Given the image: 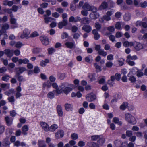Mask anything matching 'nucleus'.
I'll return each instance as SVG.
<instances>
[{
  "mask_svg": "<svg viewBox=\"0 0 147 147\" xmlns=\"http://www.w3.org/2000/svg\"><path fill=\"white\" fill-rule=\"evenodd\" d=\"M89 20L88 19L86 18H83L81 21V23L84 24H89Z\"/></svg>",
  "mask_w": 147,
  "mask_h": 147,
  "instance_id": "de8ad7c7",
  "label": "nucleus"
},
{
  "mask_svg": "<svg viewBox=\"0 0 147 147\" xmlns=\"http://www.w3.org/2000/svg\"><path fill=\"white\" fill-rule=\"evenodd\" d=\"M114 144L115 147H120L122 145L121 142L119 140H117L114 142Z\"/></svg>",
  "mask_w": 147,
  "mask_h": 147,
  "instance_id": "a18cd8bd",
  "label": "nucleus"
},
{
  "mask_svg": "<svg viewBox=\"0 0 147 147\" xmlns=\"http://www.w3.org/2000/svg\"><path fill=\"white\" fill-rule=\"evenodd\" d=\"M92 34L94 35V39L95 40H98L100 37V35L98 32L97 30L93 29L92 31Z\"/></svg>",
  "mask_w": 147,
  "mask_h": 147,
  "instance_id": "dca6fc26",
  "label": "nucleus"
},
{
  "mask_svg": "<svg viewBox=\"0 0 147 147\" xmlns=\"http://www.w3.org/2000/svg\"><path fill=\"white\" fill-rule=\"evenodd\" d=\"M140 6L142 8H145L147 7V2L146 1L141 2Z\"/></svg>",
  "mask_w": 147,
  "mask_h": 147,
  "instance_id": "4d7b16f0",
  "label": "nucleus"
},
{
  "mask_svg": "<svg viewBox=\"0 0 147 147\" xmlns=\"http://www.w3.org/2000/svg\"><path fill=\"white\" fill-rule=\"evenodd\" d=\"M117 61L119 66H122L124 64V60L123 58H120Z\"/></svg>",
  "mask_w": 147,
  "mask_h": 147,
  "instance_id": "5fc2aeb1",
  "label": "nucleus"
},
{
  "mask_svg": "<svg viewBox=\"0 0 147 147\" xmlns=\"http://www.w3.org/2000/svg\"><path fill=\"white\" fill-rule=\"evenodd\" d=\"M67 24V21L65 20H64L58 23V27L59 29H61L63 26H65Z\"/></svg>",
  "mask_w": 147,
  "mask_h": 147,
  "instance_id": "412c9836",
  "label": "nucleus"
},
{
  "mask_svg": "<svg viewBox=\"0 0 147 147\" xmlns=\"http://www.w3.org/2000/svg\"><path fill=\"white\" fill-rule=\"evenodd\" d=\"M88 77L91 81H93L96 80L95 74H89L88 75Z\"/></svg>",
  "mask_w": 147,
  "mask_h": 147,
  "instance_id": "e433bc0d",
  "label": "nucleus"
},
{
  "mask_svg": "<svg viewBox=\"0 0 147 147\" xmlns=\"http://www.w3.org/2000/svg\"><path fill=\"white\" fill-rule=\"evenodd\" d=\"M142 0H134V4L136 6L139 7Z\"/></svg>",
  "mask_w": 147,
  "mask_h": 147,
  "instance_id": "3c124183",
  "label": "nucleus"
},
{
  "mask_svg": "<svg viewBox=\"0 0 147 147\" xmlns=\"http://www.w3.org/2000/svg\"><path fill=\"white\" fill-rule=\"evenodd\" d=\"M98 53L99 54L104 57L106 56L107 54L106 52L104 50L102 49L100 50Z\"/></svg>",
  "mask_w": 147,
  "mask_h": 147,
  "instance_id": "603ef678",
  "label": "nucleus"
},
{
  "mask_svg": "<svg viewBox=\"0 0 147 147\" xmlns=\"http://www.w3.org/2000/svg\"><path fill=\"white\" fill-rule=\"evenodd\" d=\"M9 76L8 75L3 76L2 78V80L5 81H7L9 79Z\"/></svg>",
  "mask_w": 147,
  "mask_h": 147,
  "instance_id": "69168bd1",
  "label": "nucleus"
},
{
  "mask_svg": "<svg viewBox=\"0 0 147 147\" xmlns=\"http://www.w3.org/2000/svg\"><path fill=\"white\" fill-rule=\"evenodd\" d=\"M30 30L28 28H25L23 31V33L20 35V34H18V36H20V38L22 39L26 38L28 39L30 37L29 36L30 33Z\"/></svg>",
  "mask_w": 147,
  "mask_h": 147,
  "instance_id": "7ed1b4c3",
  "label": "nucleus"
},
{
  "mask_svg": "<svg viewBox=\"0 0 147 147\" xmlns=\"http://www.w3.org/2000/svg\"><path fill=\"white\" fill-rule=\"evenodd\" d=\"M124 19L125 21H128L130 19V15L129 14H125L124 16Z\"/></svg>",
  "mask_w": 147,
  "mask_h": 147,
  "instance_id": "13d9d810",
  "label": "nucleus"
},
{
  "mask_svg": "<svg viewBox=\"0 0 147 147\" xmlns=\"http://www.w3.org/2000/svg\"><path fill=\"white\" fill-rule=\"evenodd\" d=\"M49 61L48 59H46L44 61H41L40 65L42 67L45 66L47 64L49 63Z\"/></svg>",
  "mask_w": 147,
  "mask_h": 147,
  "instance_id": "49530a36",
  "label": "nucleus"
},
{
  "mask_svg": "<svg viewBox=\"0 0 147 147\" xmlns=\"http://www.w3.org/2000/svg\"><path fill=\"white\" fill-rule=\"evenodd\" d=\"M57 111L59 116L62 117L63 116V112L61 107L59 105L57 107Z\"/></svg>",
  "mask_w": 147,
  "mask_h": 147,
  "instance_id": "393cba45",
  "label": "nucleus"
},
{
  "mask_svg": "<svg viewBox=\"0 0 147 147\" xmlns=\"http://www.w3.org/2000/svg\"><path fill=\"white\" fill-rule=\"evenodd\" d=\"M5 120L8 125L9 126L12 124L13 119L11 118H10L9 117H6Z\"/></svg>",
  "mask_w": 147,
  "mask_h": 147,
  "instance_id": "f704fd0d",
  "label": "nucleus"
},
{
  "mask_svg": "<svg viewBox=\"0 0 147 147\" xmlns=\"http://www.w3.org/2000/svg\"><path fill=\"white\" fill-rule=\"evenodd\" d=\"M108 6L107 3L105 1H103L99 6L98 9L100 10L105 9L107 8Z\"/></svg>",
  "mask_w": 147,
  "mask_h": 147,
  "instance_id": "a211bd4d",
  "label": "nucleus"
},
{
  "mask_svg": "<svg viewBox=\"0 0 147 147\" xmlns=\"http://www.w3.org/2000/svg\"><path fill=\"white\" fill-rule=\"evenodd\" d=\"M57 89L54 90L53 91L49 92L47 94V97L48 98L50 99H52L54 98V94L56 93V94H58L57 92Z\"/></svg>",
  "mask_w": 147,
  "mask_h": 147,
  "instance_id": "f3484780",
  "label": "nucleus"
},
{
  "mask_svg": "<svg viewBox=\"0 0 147 147\" xmlns=\"http://www.w3.org/2000/svg\"><path fill=\"white\" fill-rule=\"evenodd\" d=\"M13 50H10L9 49H7L4 50V53L9 57H11L13 56Z\"/></svg>",
  "mask_w": 147,
  "mask_h": 147,
  "instance_id": "2eb2a0df",
  "label": "nucleus"
},
{
  "mask_svg": "<svg viewBox=\"0 0 147 147\" xmlns=\"http://www.w3.org/2000/svg\"><path fill=\"white\" fill-rule=\"evenodd\" d=\"M95 28L98 30H99L101 29V27L100 24L98 22H96L95 23Z\"/></svg>",
  "mask_w": 147,
  "mask_h": 147,
  "instance_id": "e2e57ef3",
  "label": "nucleus"
},
{
  "mask_svg": "<svg viewBox=\"0 0 147 147\" xmlns=\"http://www.w3.org/2000/svg\"><path fill=\"white\" fill-rule=\"evenodd\" d=\"M88 11L86 10H82L81 11V13L84 16H87L88 14Z\"/></svg>",
  "mask_w": 147,
  "mask_h": 147,
  "instance_id": "338daca9",
  "label": "nucleus"
},
{
  "mask_svg": "<svg viewBox=\"0 0 147 147\" xmlns=\"http://www.w3.org/2000/svg\"><path fill=\"white\" fill-rule=\"evenodd\" d=\"M102 135H94L91 136V139L92 140L96 141L98 140H99L100 137H101Z\"/></svg>",
  "mask_w": 147,
  "mask_h": 147,
  "instance_id": "79ce46f5",
  "label": "nucleus"
},
{
  "mask_svg": "<svg viewBox=\"0 0 147 147\" xmlns=\"http://www.w3.org/2000/svg\"><path fill=\"white\" fill-rule=\"evenodd\" d=\"M125 119L128 123L134 125L136 123L135 118L131 114L126 113L125 115Z\"/></svg>",
  "mask_w": 147,
  "mask_h": 147,
  "instance_id": "f03ea898",
  "label": "nucleus"
},
{
  "mask_svg": "<svg viewBox=\"0 0 147 147\" xmlns=\"http://www.w3.org/2000/svg\"><path fill=\"white\" fill-rule=\"evenodd\" d=\"M66 46L68 48L71 49L74 47L75 46V43L74 42H67L65 44Z\"/></svg>",
  "mask_w": 147,
  "mask_h": 147,
  "instance_id": "bb28decb",
  "label": "nucleus"
},
{
  "mask_svg": "<svg viewBox=\"0 0 147 147\" xmlns=\"http://www.w3.org/2000/svg\"><path fill=\"white\" fill-rule=\"evenodd\" d=\"M39 36V34L37 32L35 31L32 32L30 35V37L34 38L38 36Z\"/></svg>",
  "mask_w": 147,
  "mask_h": 147,
  "instance_id": "8fccbe9b",
  "label": "nucleus"
},
{
  "mask_svg": "<svg viewBox=\"0 0 147 147\" xmlns=\"http://www.w3.org/2000/svg\"><path fill=\"white\" fill-rule=\"evenodd\" d=\"M40 39L42 43L44 45H49V42L48 37L45 36H42L40 37Z\"/></svg>",
  "mask_w": 147,
  "mask_h": 147,
  "instance_id": "0eeeda50",
  "label": "nucleus"
},
{
  "mask_svg": "<svg viewBox=\"0 0 147 147\" xmlns=\"http://www.w3.org/2000/svg\"><path fill=\"white\" fill-rule=\"evenodd\" d=\"M92 11L90 15V17L91 19H96L98 18L99 16L98 13L97 12V9L96 8V10L95 11Z\"/></svg>",
  "mask_w": 147,
  "mask_h": 147,
  "instance_id": "6e6552de",
  "label": "nucleus"
},
{
  "mask_svg": "<svg viewBox=\"0 0 147 147\" xmlns=\"http://www.w3.org/2000/svg\"><path fill=\"white\" fill-rule=\"evenodd\" d=\"M113 65V63L112 61H109L105 63V66L107 68H111Z\"/></svg>",
  "mask_w": 147,
  "mask_h": 147,
  "instance_id": "052dcab7",
  "label": "nucleus"
},
{
  "mask_svg": "<svg viewBox=\"0 0 147 147\" xmlns=\"http://www.w3.org/2000/svg\"><path fill=\"white\" fill-rule=\"evenodd\" d=\"M42 129L46 131H48L49 130V125L46 122H41L40 123Z\"/></svg>",
  "mask_w": 147,
  "mask_h": 147,
  "instance_id": "f8f14e48",
  "label": "nucleus"
},
{
  "mask_svg": "<svg viewBox=\"0 0 147 147\" xmlns=\"http://www.w3.org/2000/svg\"><path fill=\"white\" fill-rule=\"evenodd\" d=\"M87 145L89 147H99V146L96 143L90 142L87 143Z\"/></svg>",
  "mask_w": 147,
  "mask_h": 147,
  "instance_id": "cd10ccee",
  "label": "nucleus"
},
{
  "mask_svg": "<svg viewBox=\"0 0 147 147\" xmlns=\"http://www.w3.org/2000/svg\"><path fill=\"white\" fill-rule=\"evenodd\" d=\"M136 74L138 77H141L143 75V73L142 71L141 70H139L138 69Z\"/></svg>",
  "mask_w": 147,
  "mask_h": 147,
  "instance_id": "bf43d9fd",
  "label": "nucleus"
},
{
  "mask_svg": "<svg viewBox=\"0 0 147 147\" xmlns=\"http://www.w3.org/2000/svg\"><path fill=\"white\" fill-rule=\"evenodd\" d=\"M123 45L124 47H127L133 46L134 44L132 42H129L127 41H125L123 42Z\"/></svg>",
  "mask_w": 147,
  "mask_h": 147,
  "instance_id": "58836bf2",
  "label": "nucleus"
},
{
  "mask_svg": "<svg viewBox=\"0 0 147 147\" xmlns=\"http://www.w3.org/2000/svg\"><path fill=\"white\" fill-rule=\"evenodd\" d=\"M71 138L73 140H76L78 139V135L76 133H73L71 135Z\"/></svg>",
  "mask_w": 147,
  "mask_h": 147,
  "instance_id": "6e6d98bb",
  "label": "nucleus"
},
{
  "mask_svg": "<svg viewBox=\"0 0 147 147\" xmlns=\"http://www.w3.org/2000/svg\"><path fill=\"white\" fill-rule=\"evenodd\" d=\"M14 145L15 146H16L17 147L19 146H22V147H24L26 146V144L23 142H20L19 141H16L14 143Z\"/></svg>",
  "mask_w": 147,
  "mask_h": 147,
  "instance_id": "72a5a7b5",
  "label": "nucleus"
},
{
  "mask_svg": "<svg viewBox=\"0 0 147 147\" xmlns=\"http://www.w3.org/2000/svg\"><path fill=\"white\" fill-rule=\"evenodd\" d=\"M86 98L87 100L89 102H92L96 99V96L94 94L90 93L87 95Z\"/></svg>",
  "mask_w": 147,
  "mask_h": 147,
  "instance_id": "1a4fd4ad",
  "label": "nucleus"
},
{
  "mask_svg": "<svg viewBox=\"0 0 147 147\" xmlns=\"http://www.w3.org/2000/svg\"><path fill=\"white\" fill-rule=\"evenodd\" d=\"M82 8L84 10L88 11H95L96 9V7L90 5L87 2H86L84 4Z\"/></svg>",
  "mask_w": 147,
  "mask_h": 147,
  "instance_id": "423d86ee",
  "label": "nucleus"
},
{
  "mask_svg": "<svg viewBox=\"0 0 147 147\" xmlns=\"http://www.w3.org/2000/svg\"><path fill=\"white\" fill-rule=\"evenodd\" d=\"M94 65L96 69V72H99L101 71L102 69L101 67L99 66L96 63L94 64Z\"/></svg>",
  "mask_w": 147,
  "mask_h": 147,
  "instance_id": "09e8293b",
  "label": "nucleus"
},
{
  "mask_svg": "<svg viewBox=\"0 0 147 147\" xmlns=\"http://www.w3.org/2000/svg\"><path fill=\"white\" fill-rule=\"evenodd\" d=\"M40 51V49L38 48H34L32 50V52L34 53H37Z\"/></svg>",
  "mask_w": 147,
  "mask_h": 147,
  "instance_id": "680f3d73",
  "label": "nucleus"
},
{
  "mask_svg": "<svg viewBox=\"0 0 147 147\" xmlns=\"http://www.w3.org/2000/svg\"><path fill=\"white\" fill-rule=\"evenodd\" d=\"M129 71H130L127 75H134L136 74V72L138 71V69L136 67H134L132 69H130Z\"/></svg>",
  "mask_w": 147,
  "mask_h": 147,
  "instance_id": "aec40b11",
  "label": "nucleus"
},
{
  "mask_svg": "<svg viewBox=\"0 0 147 147\" xmlns=\"http://www.w3.org/2000/svg\"><path fill=\"white\" fill-rule=\"evenodd\" d=\"M58 128V126L56 124L52 125L49 127V130L50 131L53 132L56 129Z\"/></svg>",
  "mask_w": 147,
  "mask_h": 147,
  "instance_id": "473e14b6",
  "label": "nucleus"
},
{
  "mask_svg": "<svg viewBox=\"0 0 147 147\" xmlns=\"http://www.w3.org/2000/svg\"><path fill=\"white\" fill-rule=\"evenodd\" d=\"M64 135L63 131L61 130H59L55 134V138L57 139H59L63 137Z\"/></svg>",
  "mask_w": 147,
  "mask_h": 147,
  "instance_id": "9d476101",
  "label": "nucleus"
},
{
  "mask_svg": "<svg viewBox=\"0 0 147 147\" xmlns=\"http://www.w3.org/2000/svg\"><path fill=\"white\" fill-rule=\"evenodd\" d=\"M10 21L11 23L12 24H15L16 23V19L14 18V16L13 14L10 15Z\"/></svg>",
  "mask_w": 147,
  "mask_h": 147,
  "instance_id": "a19ab883",
  "label": "nucleus"
},
{
  "mask_svg": "<svg viewBox=\"0 0 147 147\" xmlns=\"http://www.w3.org/2000/svg\"><path fill=\"white\" fill-rule=\"evenodd\" d=\"M29 129V127L27 125H26L23 126L22 128V131L23 134L26 135L27 134V131Z\"/></svg>",
  "mask_w": 147,
  "mask_h": 147,
  "instance_id": "c756f323",
  "label": "nucleus"
},
{
  "mask_svg": "<svg viewBox=\"0 0 147 147\" xmlns=\"http://www.w3.org/2000/svg\"><path fill=\"white\" fill-rule=\"evenodd\" d=\"M39 147H46V145L44 141L43 140H39L38 142Z\"/></svg>",
  "mask_w": 147,
  "mask_h": 147,
  "instance_id": "4c0bfd02",
  "label": "nucleus"
},
{
  "mask_svg": "<svg viewBox=\"0 0 147 147\" xmlns=\"http://www.w3.org/2000/svg\"><path fill=\"white\" fill-rule=\"evenodd\" d=\"M23 45V44L20 42H17L15 44V47L17 48H20Z\"/></svg>",
  "mask_w": 147,
  "mask_h": 147,
  "instance_id": "774afa93",
  "label": "nucleus"
},
{
  "mask_svg": "<svg viewBox=\"0 0 147 147\" xmlns=\"http://www.w3.org/2000/svg\"><path fill=\"white\" fill-rule=\"evenodd\" d=\"M121 77V75L120 74H116L115 76H112L111 77V80L108 82V83L111 86H113L114 84L113 82L116 79L117 81H119Z\"/></svg>",
  "mask_w": 147,
  "mask_h": 147,
  "instance_id": "20e7f679",
  "label": "nucleus"
},
{
  "mask_svg": "<svg viewBox=\"0 0 147 147\" xmlns=\"http://www.w3.org/2000/svg\"><path fill=\"white\" fill-rule=\"evenodd\" d=\"M51 83L50 82L48 81L47 82H45L43 83L42 84V87L44 88H49L51 87Z\"/></svg>",
  "mask_w": 147,
  "mask_h": 147,
  "instance_id": "2f4dec72",
  "label": "nucleus"
},
{
  "mask_svg": "<svg viewBox=\"0 0 147 147\" xmlns=\"http://www.w3.org/2000/svg\"><path fill=\"white\" fill-rule=\"evenodd\" d=\"M137 59V57L136 55L131 56V55H129L127 57L126 61L129 65L133 66L134 65L135 63L132 60H135Z\"/></svg>",
  "mask_w": 147,
  "mask_h": 147,
  "instance_id": "39448f33",
  "label": "nucleus"
},
{
  "mask_svg": "<svg viewBox=\"0 0 147 147\" xmlns=\"http://www.w3.org/2000/svg\"><path fill=\"white\" fill-rule=\"evenodd\" d=\"M82 30L86 32L89 33L92 30V27L88 25L84 26L82 28Z\"/></svg>",
  "mask_w": 147,
  "mask_h": 147,
  "instance_id": "6ab92c4d",
  "label": "nucleus"
},
{
  "mask_svg": "<svg viewBox=\"0 0 147 147\" xmlns=\"http://www.w3.org/2000/svg\"><path fill=\"white\" fill-rule=\"evenodd\" d=\"M1 86L2 89L6 90L9 87V84H1Z\"/></svg>",
  "mask_w": 147,
  "mask_h": 147,
  "instance_id": "c03bdc74",
  "label": "nucleus"
},
{
  "mask_svg": "<svg viewBox=\"0 0 147 147\" xmlns=\"http://www.w3.org/2000/svg\"><path fill=\"white\" fill-rule=\"evenodd\" d=\"M133 44L134 47L136 50H139L143 48L142 45L140 43L134 42Z\"/></svg>",
  "mask_w": 147,
  "mask_h": 147,
  "instance_id": "4468645a",
  "label": "nucleus"
},
{
  "mask_svg": "<svg viewBox=\"0 0 147 147\" xmlns=\"http://www.w3.org/2000/svg\"><path fill=\"white\" fill-rule=\"evenodd\" d=\"M103 19L107 21H109L111 20V18L109 16H107L106 15H105L103 16L102 18L99 19V21L103 23L104 22Z\"/></svg>",
  "mask_w": 147,
  "mask_h": 147,
  "instance_id": "5701e85b",
  "label": "nucleus"
},
{
  "mask_svg": "<svg viewBox=\"0 0 147 147\" xmlns=\"http://www.w3.org/2000/svg\"><path fill=\"white\" fill-rule=\"evenodd\" d=\"M128 103L127 102H124L120 106V108L122 110H125L127 107Z\"/></svg>",
  "mask_w": 147,
  "mask_h": 147,
  "instance_id": "864d4df0",
  "label": "nucleus"
},
{
  "mask_svg": "<svg viewBox=\"0 0 147 147\" xmlns=\"http://www.w3.org/2000/svg\"><path fill=\"white\" fill-rule=\"evenodd\" d=\"M113 121L116 124H117L119 125H121L122 124L121 121H119L118 118L114 117L113 120Z\"/></svg>",
  "mask_w": 147,
  "mask_h": 147,
  "instance_id": "ea45409f",
  "label": "nucleus"
},
{
  "mask_svg": "<svg viewBox=\"0 0 147 147\" xmlns=\"http://www.w3.org/2000/svg\"><path fill=\"white\" fill-rule=\"evenodd\" d=\"M127 76L128 78V80L131 83H134L136 82V78L134 75H127Z\"/></svg>",
  "mask_w": 147,
  "mask_h": 147,
  "instance_id": "b1692460",
  "label": "nucleus"
},
{
  "mask_svg": "<svg viewBox=\"0 0 147 147\" xmlns=\"http://www.w3.org/2000/svg\"><path fill=\"white\" fill-rule=\"evenodd\" d=\"M85 59L86 62L90 63H92L93 60L92 57L91 55H89L86 57Z\"/></svg>",
  "mask_w": 147,
  "mask_h": 147,
  "instance_id": "37998d69",
  "label": "nucleus"
},
{
  "mask_svg": "<svg viewBox=\"0 0 147 147\" xmlns=\"http://www.w3.org/2000/svg\"><path fill=\"white\" fill-rule=\"evenodd\" d=\"M65 109L67 111H72L73 109V105L68 103H66L65 105Z\"/></svg>",
  "mask_w": 147,
  "mask_h": 147,
  "instance_id": "ddd939ff",
  "label": "nucleus"
},
{
  "mask_svg": "<svg viewBox=\"0 0 147 147\" xmlns=\"http://www.w3.org/2000/svg\"><path fill=\"white\" fill-rule=\"evenodd\" d=\"M74 85L72 84H69L67 83H63L57 89V92L58 94L63 93L66 94H67L73 89L75 88Z\"/></svg>",
  "mask_w": 147,
  "mask_h": 147,
  "instance_id": "f257e3e1",
  "label": "nucleus"
},
{
  "mask_svg": "<svg viewBox=\"0 0 147 147\" xmlns=\"http://www.w3.org/2000/svg\"><path fill=\"white\" fill-rule=\"evenodd\" d=\"M29 62V60L26 58H25L23 59H20L19 60V63L20 64H22V63L26 64L28 63Z\"/></svg>",
  "mask_w": 147,
  "mask_h": 147,
  "instance_id": "c9c22d12",
  "label": "nucleus"
},
{
  "mask_svg": "<svg viewBox=\"0 0 147 147\" xmlns=\"http://www.w3.org/2000/svg\"><path fill=\"white\" fill-rule=\"evenodd\" d=\"M48 53L51 54L55 51V50L53 48H50L48 49Z\"/></svg>",
  "mask_w": 147,
  "mask_h": 147,
  "instance_id": "0e129e2a",
  "label": "nucleus"
},
{
  "mask_svg": "<svg viewBox=\"0 0 147 147\" xmlns=\"http://www.w3.org/2000/svg\"><path fill=\"white\" fill-rule=\"evenodd\" d=\"M9 28V26L8 24L5 23L3 24L2 26V29L0 30V32L1 34L5 33L6 31Z\"/></svg>",
  "mask_w": 147,
  "mask_h": 147,
  "instance_id": "9b49d317",
  "label": "nucleus"
},
{
  "mask_svg": "<svg viewBox=\"0 0 147 147\" xmlns=\"http://www.w3.org/2000/svg\"><path fill=\"white\" fill-rule=\"evenodd\" d=\"M78 1L79 0H74L71 3L70 7V9L71 10L74 11L76 9V4L78 2Z\"/></svg>",
  "mask_w": 147,
  "mask_h": 147,
  "instance_id": "4be33fe9",
  "label": "nucleus"
},
{
  "mask_svg": "<svg viewBox=\"0 0 147 147\" xmlns=\"http://www.w3.org/2000/svg\"><path fill=\"white\" fill-rule=\"evenodd\" d=\"M105 139L102 135H101V137L98 140L97 143L98 145H102L105 142Z\"/></svg>",
  "mask_w": 147,
  "mask_h": 147,
  "instance_id": "a878e982",
  "label": "nucleus"
},
{
  "mask_svg": "<svg viewBox=\"0 0 147 147\" xmlns=\"http://www.w3.org/2000/svg\"><path fill=\"white\" fill-rule=\"evenodd\" d=\"M123 23L120 22H116L115 26V28L118 30L121 29L122 28V26L123 25Z\"/></svg>",
  "mask_w": 147,
  "mask_h": 147,
  "instance_id": "c85d7f7f",
  "label": "nucleus"
},
{
  "mask_svg": "<svg viewBox=\"0 0 147 147\" xmlns=\"http://www.w3.org/2000/svg\"><path fill=\"white\" fill-rule=\"evenodd\" d=\"M44 16L45 22L46 24H48L49 22L54 20V18L52 17H48L46 15H44Z\"/></svg>",
  "mask_w": 147,
  "mask_h": 147,
  "instance_id": "7c9ffc66",
  "label": "nucleus"
}]
</instances>
